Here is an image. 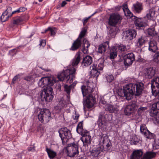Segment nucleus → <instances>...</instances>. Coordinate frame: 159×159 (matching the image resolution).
Masks as SVG:
<instances>
[{
  "instance_id": "f257e3e1",
  "label": "nucleus",
  "mask_w": 159,
  "mask_h": 159,
  "mask_svg": "<svg viewBox=\"0 0 159 159\" xmlns=\"http://www.w3.org/2000/svg\"><path fill=\"white\" fill-rule=\"evenodd\" d=\"M144 85L141 82L135 84L130 83L123 87V88L118 90L117 93L121 97H125L128 100H130L134 95L139 97L142 94Z\"/></svg>"
},
{
  "instance_id": "f03ea898",
  "label": "nucleus",
  "mask_w": 159,
  "mask_h": 159,
  "mask_svg": "<svg viewBox=\"0 0 159 159\" xmlns=\"http://www.w3.org/2000/svg\"><path fill=\"white\" fill-rule=\"evenodd\" d=\"M55 80L51 77H45L42 78L38 83V85L42 88L46 87L43 89L40 94L42 101L50 102L53 98V89L51 87Z\"/></svg>"
},
{
  "instance_id": "7ed1b4c3",
  "label": "nucleus",
  "mask_w": 159,
  "mask_h": 159,
  "mask_svg": "<svg viewBox=\"0 0 159 159\" xmlns=\"http://www.w3.org/2000/svg\"><path fill=\"white\" fill-rule=\"evenodd\" d=\"M75 71L76 69L74 67L66 69L58 74L57 78L59 81L66 80V83H71L75 79Z\"/></svg>"
},
{
  "instance_id": "20e7f679",
  "label": "nucleus",
  "mask_w": 159,
  "mask_h": 159,
  "mask_svg": "<svg viewBox=\"0 0 159 159\" xmlns=\"http://www.w3.org/2000/svg\"><path fill=\"white\" fill-rule=\"evenodd\" d=\"M87 30L86 29H82L77 38L83 41L84 45L82 46L81 51L84 54L88 53L89 52L88 48L90 45L89 42L86 39L84 38L87 33Z\"/></svg>"
},
{
  "instance_id": "39448f33",
  "label": "nucleus",
  "mask_w": 159,
  "mask_h": 159,
  "mask_svg": "<svg viewBox=\"0 0 159 159\" xmlns=\"http://www.w3.org/2000/svg\"><path fill=\"white\" fill-rule=\"evenodd\" d=\"M38 116L39 120L41 123H46L51 119V113L48 109H41Z\"/></svg>"
},
{
  "instance_id": "423d86ee",
  "label": "nucleus",
  "mask_w": 159,
  "mask_h": 159,
  "mask_svg": "<svg viewBox=\"0 0 159 159\" xmlns=\"http://www.w3.org/2000/svg\"><path fill=\"white\" fill-rule=\"evenodd\" d=\"M58 132L63 144H64L70 139L72 137L71 131L66 127L61 128L59 130Z\"/></svg>"
},
{
  "instance_id": "0eeeda50",
  "label": "nucleus",
  "mask_w": 159,
  "mask_h": 159,
  "mask_svg": "<svg viewBox=\"0 0 159 159\" xmlns=\"http://www.w3.org/2000/svg\"><path fill=\"white\" fill-rule=\"evenodd\" d=\"M78 145L77 143H72L69 144L67 147V155L73 157L78 155Z\"/></svg>"
},
{
  "instance_id": "6e6552de",
  "label": "nucleus",
  "mask_w": 159,
  "mask_h": 159,
  "mask_svg": "<svg viewBox=\"0 0 159 159\" xmlns=\"http://www.w3.org/2000/svg\"><path fill=\"white\" fill-rule=\"evenodd\" d=\"M122 17L117 13H113L110 15L108 19L109 25L112 26H116L118 23L120 22Z\"/></svg>"
},
{
  "instance_id": "1a4fd4ad",
  "label": "nucleus",
  "mask_w": 159,
  "mask_h": 159,
  "mask_svg": "<svg viewBox=\"0 0 159 159\" xmlns=\"http://www.w3.org/2000/svg\"><path fill=\"white\" fill-rule=\"evenodd\" d=\"M151 82V88L152 94L155 96L159 95V77L153 78Z\"/></svg>"
},
{
  "instance_id": "9d476101",
  "label": "nucleus",
  "mask_w": 159,
  "mask_h": 159,
  "mask_svg": "<svg viewBox=\"0 0 159 159\" xmlns=\"http://www.w3.org/2000/svg\"><path fill=\"white\" fill-rule=\"evenodd\" d=\"M96 102L95 98L91 94H89L85 101H83L84 109L85 107L89 109L94 105Z\"/></svg>"
},
{
  "instance_id": "9b49d317",
  "label": "nucleus",
  "mask_w": 159,
  "mask_h": 159,
  "mask_svg": "<svg viewBox=\"0 0 159 159\" xmlns=\"http://www.w3.org/2000/svg\"><path fill=\"white\" fill-rule=\"evenodd\" d=\"M93 82L87 83V86L82 85L81 87L83 96L84 97L87 95L88 94L91 93L93 91L94 87Z\"/></svg>"
},
{
  "instance_id": "f8f14e48",
  "label": "nucleus",
  "mask_w": 159,
  "mask_h": 159,
  "mask_svg": "<svg viewBox=\"0 0 159 159\" xmlns=\"http://www.w3.org/2000/svg\"><path fill=\"white\" fill-rule=\"evenodd\" d=\"M103 67V64L100 63L98 65L94 63L92 67H91V73L94 75V76L98 77L100 74V71L102 70Z\"/></svg>"
},
{
  "instance_id": "ddd939ff",
  "label": "nucleus",
  "mask_w": 159,
  "mask_h": 159,
  "mask_svg": "<svg viewBox=\"0 0 159 159\" xmlns=\"http://www.w3.org/2000/svg\"><path fill=\"white\" fill-rule=\"evenodd\" d=\"M138 108V106L135 101H132L129 105L126 106L125 109V112L127 115H130L135 110Z\"/></svg>"
},
{
  "instance_id": "4468645a",
  "label": "nucleus",
  "mask_w": 159,
  "mask_h": 159,
  "mask_svg": "<svg viewBox=\"0 0 159 159\" xmlns=\"http://www.w3.org/2000/svg\"><path fill=\"white\" fill-rule=\"evenodd\" d=\"M135 60L134 55L132 52L128 53L125 56L124 58V64L125 66L128 67L131 65Z\"/></svg>"
},
{
  "instance_id": "2eb2a0df",
  "label": "nucleus",
  "mask_w": 159,
  "mask_h": 159,
  "mask_svg": "<svg viewBox=\"0 0 159 159\" xmlns=\"http://www.w3.org/2000/svg\"><path fill=\"white\" fill-rule=\"evenodd\" d=\"M135 19L134 23L137 29L139 30L144 29L147 25L146 21L142 18H138L134 16Z\"/></svg>"
},
{
  "instance_id": "dca6fc26",
  "label": "nucleus",
  "mask_w": 159,
  "mask_h": 159,
  "mask_svg": "<svg viewBox=\"0 0 159 159\" xmlns=\"http://www.w3.org/2000/svg\"><path fill=\"white\" fill-rule=\"evenodd\" d=\"M81 135L82 136L81 140L84 146H88L91 143V136L89 135V132L86 131Z\"/></svg>"
},
{
  "instance_id": "f3484780",
  "label": "nucleus",
  "mask_w": 159,
  "mask_h": 159,
  "mask_svg": "<svg viewBox=\"0 0 159 159\" xmlns=\"http://www.w3.org/2000/svg\"><path fill=\"white\" fill-rule=\"evenodd\" d=\"M97 122L99 128L103 131H106L107 127V123L102 115L99 116Z\"/></svg>"
},
{
  "instance_id": "a211bd4d",
  "label": "nucleus",
  "mask_w": 159,
  "mask_h": 159,
  "mask_svg": "<svg viewBox=\"0 0 159 159\" xmlns=\"http://www.w3.org/2000/svg\"><path fill=\"white\" fill-rule=\"evenodd\" d=\"M140 131L146 137L149 139H154L155 135L152 133H150L147 128L141 125L140 127Z\"/></svg>"
},
{
  "instance_id": "6ab92c4d",
  "label": "nucleus",
  "mask_w": 159,
  "mask_h": 159,
  "mask_svg": "<svg viewBox=\"0 0 159 159\" xmlns=\"http://www.w3.org/2000/svg\"><path fill=\"white\" fill-rule=\"evenodd\" d=\"M131 9L134 13L139 14L143 9V5L142 3L137 2L133 5Z\"/></svg>"
},
{
  "instance_id": "aec40b11",
  "label": "nucleus",
  "mask_w": 159,
  "mask_h": 159,
  "mask_svg": "<svg viewBox=\"0 0 159 159\" xmlns=\"http://www.w3.org/2000/svg\"><path fill=\"white\" fill-rule=\"evenodd\" d=\"M151 22L152 23V25L151 26L150 28L147 29V32L150 37H154L157 34V33L155 31V28L156 23L155 21L154 20H152Z\"/></svg>"
},
{
  "instance_id": "412c9836",
  "label": "nucleus",
  "mask_w": 159,
  "mask_h": 159,
  "mask_svg": "<svg viewBox=\"0 0 159 159\" xmlns=\"http://www.w3.org/2000/svg\"><path fill=\"white\" fill-rule=\"evenodd\" d=\"M109 47V42L106 41L99 46L98 52L103 55Z\"/></svg>"
},
{
  "instance_id": "4be33fe9",
  "label": "nucleus",
  "mask_w": 159,
  "mask_h": 159,
  "mask_svg": "<svg viewBox=\"0 0 159 159\" xmlns=\"http://www.w3.org/2000/svg\"><path fill=\"white\" fill-rule=\"evenodd\" d=\"M156 73V69L155 67H148L145 70V74L146 76L148 78L151 79L155 75Z\"/></svg>"
},
{
  "instance_id": "5701e85b",
  "label": "nucleus",
  "mask_w": 159,
  "mask_h": 159,
  "mask_svg": "<svg viewBox=\"0 0 159 159\" xmlns=\"http://www.w3.org/2000/svg\"><path fill=\"white\" fill-rule=\"evenodd\" d=\"M82 43V41L79 39H77L74 41L70 50L72 51L77 50L80 48Z\"/></svg>"
},
{
  "instance_id": "b1692460",
  "label": "nucleus",
  "mask_w": 159,
  "mask_h": 159,
  "mask_svg": "<svg viewBox=\"0 0 159 159\" xmlns=\"http://www.w3.org/2000/svg\"><path fill=\"white\" fill-rule=\"evenodd\" d=\"M136 34V31L134 29H131L127 32L125 37L127 40H131L135 38Z\"/></svg>"
},
{
  "instance_id": "393cba45",
  "label": "nucleus",
  "mask_w": 159,
  "mask_h": 159,
  "mask_svg": "<svg viewBox=\"0 0 159 159\" xmlns=\"http://www.w3.org/2000/svg\"><path fill=\"white\" fill-rule=\"evenodd\" d=\"M115 51H116L118 53H120L119 56H120L122 55V54L125 51H127L129 49L128 46L127 47L126 46L122 44H120L118 46H117L115 48Z\"/></svg>"
},
{
  "instance_id": "a878e982",
  "label": "nucleus",
  "mask_w": 159,
  "mask_h": 159,
  "mask_svg": "<svg viewBox=\"0 0 159 159\" xmlns=\"http://www.w3.org/2000/svg\"><path fill=\"white\" fill-rule=\"evenodd\" d=\"M143 152L141 150H137L133 152L130 155V159H140L142 157Z\"/></svg>"
},
{
  "instance_id": "bb28decb",
  "label": "nucleus",
  "mask_w": 159,
  "mask_h": 159,
  "mask_svg": "<svg viewBox=\"0 0 159 159\" xmlns=\"http://www.w3.org/2000/svg\"><path fill=\"white\" fill-rule=\"evenodd\" d=\"M149 47L148 50L149 51L155 52L158 50L157 42L154 40H151L148 43Z\"/></svg>"
},
{
  "instance_id": "cd10ccee",
  "label": "nucleus",
  "mask_w": 159,
  "mask_h": 159,
  "mask_svg": "<svg viewBox=\"0 0 159 159\" xmlns=\"http://www.w3.org/2000/svg\"><path fill=\"white\" fill-rule=\"evenodd\" d=\"M92 62V57L90 56H87L83 58L82 65L85 67H87L90 65Z\"/></svg>"
},
{
  "instance_id": "c85d7f7f",
  "label": "nucleus",
  "mask_w": 159,
  "mask_h": 159,
  "mask_svg": "<svg viewBox=\"0 0 159 159\" xmlns=\"http://www.w3.org/2000/svg\"><path fill=\"white\" fill-rule=\"evenodd\" d=\"M103 147L102 146L98 147L96 148H94L92 150L91 154L93 156L98 157L102 152H103Z\"/></svg>"
},
{
  "instance_id": "c756f323",
  "label": "nucleus",
  "mask_w": 159,
  "mask_h": 159,
  "mask_svg": "<svg viewBox=\"0 0 159 159\" xmlns=\"http://www.w3.org/2000/svg\"><path fill=\"white\" fill-rule=\"evenodd\" d=\"M123 9L125 15L127 18H130L133 16V14L128 8L127 4H124L123 5Z\"/></svg>"
},
{
  "instance_id": "7c9ffc66",
  "label": "nucleus",
  "mask_w": 159,
  "mask_h": 159,
  "mask_svg": "<svg viewBox=\"0 0 159 159\" xmlns=\"http://www.w3.org/2000/svg\"><path fill=\"white\" fill-rule=\"evenodd\" d=\"M156 156V154L151 151L146 152L141 159H152Z\"/></svg>"
},
{
  "instance_id": "2f4dec72",
  "label": "nucleus",
  "mask_w": 159,
  "mask_h": 159,
  "mask_svg": "<svg viewBox=\"0 0 159 159\" xmlns=\"http://www.w3.org/2000/svg\"><path fill=\"white\" fill-rule=\"evenodd\" d=\"M81 52H78L75 56V58L73 60L72 65L73 66H76L78 64L80 60Z\"/></svg>"
},
{
  "instance_id": "473e14b6",
  "label": "nucleus",
  "mask_w": 159,
  "mask_h": 159,
  "mask_svg": "<svg viewBox=\"0 0 159 159\" xmlns=\"http://www.w3.org/2000/svg\"><path fill=\"white\" fill-rule=\"evenodd\" d=\"M106 110L110 113L116 112L118 111V109L116 106L110 104L107 105L106 106Z\"/></svg>"
},
{
  "instance_id": "72a5a7b5",
  "label": "nucleus",
  "mask_w": 159,
  "mask_h": 159,
  "mask_svg": "<svg viewBox=\"0 0 159 159\" xmlns=\"http://www.w3.org/2000/svg\"><path fill=\"white\" fill-rule=\"evenodd\" d=\"M46 149L48 156L50 159H53L57 156L56 152L53 150L48 148H46Z\"/></svg>"
},
{
  "instance_id": "f704fd0d",
  "label": "nucleus",
  "mask_w": 159,
  "mask_h": 159,
  "mask_svg": "<svg viewBox=\"0 0 159 159\" xmlns=\"http://www.w3.org/2000/svg\"><path fill=\"white\" fill-rule=\"evenodd\" d=\"M83 121L80 122L78 124L76 127V131L78 133L80 134H83L85 133L83 129Z\"/></svg>"
},
{
  "instance_id": "c9c22d12",
  "label": "nucleus",
  "mask_w": 159,
  "mask_h": 159,
  "mask_svg": "<svg viewBox=\"0 0 159 159\" xmlns=\"http://www.w3.org/2000/svg\"><path fill=\"white\" fill-rule=\"evenodd\" d=\"M24 19L23 17L17 16L13 18V23L14 25H20L23 23Z\"/></svg>"
},
{
  "instance_id": "e433bc0d",
  "label": "nucleus",
  "mask_w": 159,
  "mask_h": 159,
  "mask_svg": "<svg viewBox=\"0 0 159 159\" xmlns=\"http://www.w3.org/2000/svg\"><path fill=\"white\" fill-rule=\"evenodd\" d=\"M145 38L141 36L138 38L136 44L138 47L140 48L145 43Z\"/></svg>"
},
{
  "instance_id": "4c0bfd02",
  "label": "nucleus",
  "mask_w": 159,
  "mask_h": 159,
  "mask_svg": "<svg viewBox=\"0 0 159 159\" xmlns=\"http://www.w3.org/2000/svg\"><path fill=\"white\" fill-rule=\"evenodd\" d=\"M155 13V12L153 9H149L146 14V17L148 20L152 19V17L154 16Z\"/></svg>"
},
{
  "instance_id": "58836bf2",
  "label": "nucleus",
  "mask_w": 159,
  "mask_h": 159,
  "mask_svg": "<svg viewBox=\"0 0 159 159\" xmlns=\"http://www.w3.org/2000/svg\"><path fill=\"white\" fill-rule=\"evenodd\" d=\"M139 139L137 138L136 135L133 136L130 140V143L132 145H136L139 143Z\"/></svg>"
},
{
  "instance_id": "ea45409f",
  "label": "nucleus",
  "mask_w": 159,
  "mask_h": 159,
  "mask_svg": "<svg viewBox=\"0 0 159 159\" xmlns=\"http://www.w3.org/2000/svg\"><path fill=\"white\" fill-rule=\"evenodd\" d=\"M118 53L117 52L115 51V48L112 49V50H111L110 53V59L111 60L115 59L117 57Z\"/></svg>"
},
{
  "instance_id": "a19ab883",
  "label": "nucleus",
  "mask_w": 159,
  "mask_h": 159,
  "mask_svg": "<svg viewBox=\"0 0 159 159\" xmlns=\"http://www.w3.org/2000/svg\"><path fill=\"white\" fill-rule=\"evenodd\" d=\"M11 17L10 14L5 15L4 14V12H3L0 17V19L2 22H5L9 18H11Z\"/></svg>"
},
{
  "instance_id": "79ce46f5",
  "label": "nucleus",
  "mask_w": 159,
  "mask_h": 159,
  "mask_svg": "<svg viewBox=\"0 0 159 159\" xmlns=\"http://www.w3.org/2000/svg\"><path fill=\"white\" fill-rule=\"evenodd\" d=\"M151 109L153 112L156 111L157 110H159V101L154 103L152 105Z\"/></svg>"
},
{
  "instance_id": "37998d69",
  "label": "nucleus",
  "mask_w": 159,
  "mask_h": 159,
  "mask_svg": "<svg viewBox=\"0 0 159 159\" xmlns=\"http://www.w3.org/2000/svg\"><path fill=\"white\" fill-rule=\"evenodd\" d=\"M48 31H49L50 33V35L51 36H54L56 34V32L51 27H48L47 30H46L44 32H42V33L44 34L46 33Z\"/></svg>"
},
{
  "instance_id": "c03bdc74",
  "label": "nucleus",
  "mask_w": 159,
  "mask_h": 159,
  "mask_svg": "<svg viewBox=\"0 0 159 159\" xmlns=\"http://www.w3.org/2000/svg\"><path fill=\"white\" fill-rule=\"evenodd\" d=\"M64 91L66 92L68 95H69L70 93L71 90L72 89L70 86H68L67 84H65L64 86Z\"/></svg>"
},
{
  "instance_id": "a18cd8bd",
  "label": "nucleus",
  "mask_w": 159,
  "mask_h": 159,
  "mask_svg": "<svg viewBox=\"0 0 159 159\" xmlns=\"http://www.w3.org/2000/svg\"><path fill=\"white\" fill-rule=\"evenodd\" d=\"M153 60L154 62H159V52L156 53L153 56Z\"/></svg>"
},
{
  "instance_id": "49530a36",
  "label": "nucleus",
  "mask_w": 159,
  "mask_h": 159,
  "mask_svg": "<svg viewBox=\"0 0 159 159\" xmlns=\"http://www.w3.org/2000/svg\"><path fill=\"white\" fill-rule=\"evenodd\" d=\"M153 116H155V118L156 122L159 125V111H157V112L155 111L153 112Z\"/></svg>"
},
{
  "instance_id": "de8ad7c7",
  "label": "nucleus",
  "mask_w": 159,
  "mask_h": 159,
  "mask_svg": "<svg viewBox=\"0 0 159 159\" xmlns=\"http://www.w3.org/2000/svg\"><path fill=\"white\" fill-rule=\"evenodd\" d=\"M24 79L26 80L28 83H32L34 81V78L32 76L26 77L24 78Z\"/></svg>"
},
{
  "instance_id": "09e8293b",
  "label": "nucleus",
  "mask_w": 159,
  "mask_h": 159,
  "mask_svg": "<svg viewBox=\"0 0 159 159\" xmlns=\"http://www.w3.org/2000/svg\"><path fill=\"white\" fill-rule=\"evenodd\" d=\"M12 8L11 7L9 6H7V10L3 12L4 14L6 15L7 14H11L12 12Z\"/></svg>"
},
{
  "instance_id": "8fccbe9b",
  "label": "nucleus",
  "mask_w": 159,
  "mask_h": 159,
  "mask_svg": "<svg viewBox=\"0 0 159 159\" xmlns=\"http://www.w3.org/2000/svg\"><path fill=\"white\" fill-rule=\"evenodd\" d=\"M106 79L107 81L110 83L114 79V77L112 75H108L106 76Z\"/></svg>"
},
{
  "instance_id": "3c124183",
  "label": "nucleus",
  "mask_w": 159,
  "mask_h": 159,
  "mask_svg": "<svg viewBox=\"0 0 159 159\" xmlns=\"http://www.w3.org/2000/svg\"><path fill=\"white\" fill-rule=\"evenodd\" d=\"M146 108L143 107H140L138 109V113L139 115H141V113L146 109Z\"/></svg>"
},
{
  "instance_id": "603ef678",
  "label": "nucleus",
  "mask_w": 159,
  "mask_h": 159,
  "mask_svg": "<svg viewBox=\"0 0 159 159\" xmlns=\"http://www.w3.org/2000/svg\"><path fill=\"white\" fill-rule=\"evenodd\" d=\"M109 34H110L111 36V37L113 38L115 37L116 35V32L114 30L111 29L109 31Z\"/></svg>"
},
{
  "instance_id": "864d4df0",
  "label": "nucleus",
  "mask_w": 159,
  "mask_h": 159,
  "mask_svg": "<svg viewBox=\"0 0 159 159\" xmlns=\"http://www.w3.org/2000/svg\"><path fill=\"white\" fill-rule=\"evenodd\" d=\"M20 46H19V47H17L16 48H15L9 51V53L10 54L13 53V54H16V52H18V50L19 49V47H20Z\"/></svg>"
},
{
  "instance_id": "5fc2aeb1",
  "label": "nucleus",
  "mask_w": 159,
  "mask_h": 159,
  "mask_svg": "<svg viewBox=\"0 0 159 159\" xmlns=\"http://www.w3.org/2000/svg\"><path fill=\"white\" fill-rule=\"evenodd\" d=\"M91 18V16H89L88 18H84L82 20V22L84 25H85L88 22V20Z\"/></svg>"
},
{
  "instance_id": "6e6d98bb",
  "label": "nucleus",
  "mask_w": 159,
  "mask_h": 159,
  "mask_svg": "<svg viewBox=\"0 0 159 159\" xmlns=\"http://www.w3.org/2000/svg\"><path fill=\"white\" fill-rule=\"evenodd\" d=\"M46 45V42L45 41L41 39L40 41V43H39V45L40 46H42L43 47L45 46Z\"/></svg>"
},
{
  "instance_id": "4d7b16f0",
  "label": "nucleus",
  "mask_w": 159,
  "mask_h": 159,
  "mask_svg": "<svg viewBox=\"0 0 159 159\" xmlns=\"http://www.w3.org/2000/svg\"><path fill=\"white\" fill-rule=\"evenodd\" d=\"M19 74H17L16 76L14 77L13 78L12 80V83L13 84L15 83L17 80L18 79V76H19Z\"/></svg>"
},
{
  "instance_id": "13d9d810",
  "label": "nucleus",
  "mask_w": 159,
  "mask_h": 159,
  "mask_svg": "<svg viewBox=\"0 0 159 159\" xmlns=\"http://www.w3.org/2000/svg\"><path fill=\"white\" fill-rule=\"evenodd\" d=\"M43 129L44 128L41 126H39L37 127V131L41 133L43 132Z\"/></svg>"
},
{
  "instance_id": "bf43d9fd",
  "label": "nucleus",
  "mask_w": 159,
  "mask_h": 159,
  "mask_svg": "<svg viewBox=\"0 0 159 159\" xmlns=\"http://www.w3.org/2000/svg\"><path fill=\"white\" fill-rule=\"evenodd\" d=\"M18 10L20 11V12H23L25 11L26 8L24 7H21L18 9Z\"/></svg>"
},
{
  "instance_id": "052dcab7",
  "label": "nucleus",
  "mask_w": 159,
  "mask_h": 159,
  "mask_svg": "<svg viewBox=\"0 0 159 159\" xmlns=\"http://www.w3.org/2000/svg\"><path fill=\"white\" fill-rule=\"evenodd\" d=\"M28 150L29 151L33 152L35 151V148L34 147H30L28 148Z\"/></svg>"
},
{
  "instance_id": "680f3d73",
  "label": "nucleus",
  "mask_w": 159,
  "mask_h": 159,
  "mask_svg": "<svg viewBox=\"0 0 159 159\" xmlns=\"http://www.w3.org/2000/svg\"><path fill=\"white\" fill-rule=\"evenodd\" d=\"M19 10H18V9L17 10L12 12L11 14H10L11 16H12L13 14H14L15 13H19L20 11Z\"/></svg>"
},
{
  "instance_id": "e2e57ef3",
  "label": "nucleus",
  "mask_w": 159,
  "mask_h": 159,
  "mask_svg": "<svg viewBox=\"0 0 159 159\" xmlns=\"http://www.w3.org/2000/svg\"><path fill=\"white\" fill-rule=\"evenodd\" d=\"M77 83V82L76 81H75L71 84L70 85V86L71 88L73 89L76 85Z\"/></svg>"
},
{
  "instance_id": "0e129e2a",
  "label": "nucleus",
  "mask_w": 159,
  "mask_h": 159,
  "mask_svg": "<svg viewBox=\"0 0 159 159\" xmlns=\"http://www.w3.org/2000/svg\"><path fill=\"white\" fill-rule=\"evenodd\" d=\"M73 117L74 119L77 120L78 119V118L79 117V114L77 115L76 114H75V116H73Z\"/></svg>"
},
{
  "instance_id": "69168bd1",
  "label": "nucleus",
  "mask_w": 159,
  "mask_h": 159,
  "mask_svg": "<svg viewBox=\"0 0 159 159\" xmlns=\"http://www.w3.org/2000/svg\"><path fill=\"white\" fill-rule=\"evenodd\" d=\"M67 2H66L65 1H64L62 2L61 4V6L62 7H64L65 5H66L67 4Z\"/></svg>"
},
{
  "instance_id": "338daca9",
  "label": "nucleus",
  "mask_w": 159,
  "mask_h": 159,
  "mask_svg": "<svg viewBox=\"0 0 159 159\" xmlns=\"http://www.w3.org/2000/svg\"><path fill=\"white\" fill-rule=\"evenodd\" d=\"M111 144V143L110 142H109L106 145V147L108 149L110 148V145Z\"/></svg>"
},
{
  "instance_id": "774afa93",
  "label": "nucleus",
  "mask_w": 159,
  "mask_h": 159,
  "mask_svg": "<svg viewBox=\"0 0 159 159\" xmlns=\"http://www.w3.org/2000/svg\"><path fill=\"white\" fill-rule=\"evenodd\" d=\"M77 159H87L86 158V157L84 156L83 157H80Z\"/></svg>"
}]
</instances>
